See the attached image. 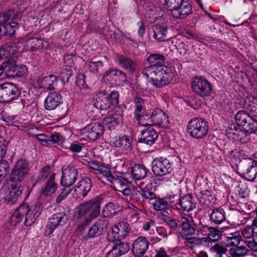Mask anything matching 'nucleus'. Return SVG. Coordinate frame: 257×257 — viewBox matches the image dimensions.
Instances as JSON below:
<instances>
[{
  "label": "nucleus",
  "instance_id": "f257e3e1",
  "mask_svg": "<svg viewBox=\"0 0 257 257\" xmlns=\"http://www.w3.org/2000/svg\"><path fill=\"white\" fill-rule=\"evenodd\" d=\"M40 209V206L37 205L32 208L27 203H23L12 214L10 220V223L16 226L25 218V224L30 226L35 221Z\"/></svg>",
  "mask_w": 257,
  "mask_h": 257
},
{
  "label": "nucleus",
  "instance_id": "7c9ffc66",
  "mask_svg": "<svg viewBox=\"0 0 257 257\" xmlns=\"http://www.w3.org/2000/svg\"><path fill=\"white\" fill-rule=\"evenodd\" d=\"M154 37L158 41H163L169 39L168 37V27L162 24H156L153 27Z\"/></svg>",
  "mask_w": 257,
  "mask_h": 257
},
{
  "label": "nucleus",
  "instance_id": "e2e57ef3",
  "mask_svg": "<svg viewBox=\"0 0 257 257\" xmlns=\"http://www.w3.org/2000/svg\"><path fill=\"white\" fill-rule=\"evenodd\" d=\"M153 204L155 209L157 210H164L168 207L166 199L163 198L156 200Z\"/></svg>",
  "mask_w": 257,
  "mask_h": 257
},
{
  "label": "nucleus",
  "instance_id": "6e6552de",
  "mask_svg": "<svg viewBox=\"0 0 257 257\" xmlns=\"http://www.w3.org/2000/svg\"><path fill=\"white\" fill-rule=\"evenodd\" d=\"M152 170L155 175L162 176L170 174L172 164L167 159H155L152 164Z\"/></svg>",
  "mask_w": 257,
  "mask_h": 257
},
{
  "label": "nucleus",
  "instance_id": "f704fd0d",
  "mask_svg": "<svg viewBox=\"0 0 257 257\" xmlns=\"http://www.w3.org/2000/svg\"><path fill=\"white\" fill-rule=\"evenodd\" d=\"M132 142V140L130 137L123 136L113 142V145L122 150L128 151L131 149Z\"/></svg>",
  "mask_w": 257,
  "mask_h": 257
},
{
  "label": "nucleus",
  "instance_id": "c03bdc74",
  "mask_svg": "<svg viewBox=\"0 0 257 257\" xmlns=\"http://www.w3.org/2000/svg\"><path fill=\"white\" fill-rule=\"evenodd\" d=\"M181 226L183 231L186 233L180 232L181 236L193 235L195 234V223H189L186 222H182Z\"/></svg>",
  "mask_w": 257,
  "mask_h": 257
},
{
  "label": "nucleus",
  "instance_id": "09e8293b",
  "mask_svg": "<svg viewBox=\"0 0 257 257\" xmlns=\"http://www.w3.org/2000/svg\"><path fill=\"white\" fill-rule=\"evenodd\" d=\"M226 244L227 246H236L240 241V235L235 232L234 234H231L230 236L226 237Z\"/></svg>",
  "mask_w": 257,
  "mask_h": 257
},
{
  "label": "nucleus",
  "instance_id": "a878e982",
  "mask_svg": "<svg viewBox=\"0 0 257 257\" xmlns=\"http://www.w3.org/2000/svg\"><path fill=\"white\" fill-rule=\"evenodd\" d=\"M158 137L157 132L152 127H149L142 131L139 142L151 146L155 142Z\"/></svg>",
  "mask_w": 257,
  "mask_h": 257
},
{
  "label": "nucleus",
  "instance_id": "774afa93",
  "mask_svg": "<svg viewBox=\"0 0 257 257\" xmlns=\"http://www.w3.org/2000/svg\"><path fill=\"white\" fill-rule=\"evenodd\" d=\"M8 142L4 138L0 137V159H2L5 156L8 147Z\"/></svg>",
  "mask_w": 257,
  "mask_h": 257
},
{
  "label": "nucleus",
  "instance_id": "aec40b11",
  "mask_svg": "<svg viewBox=\"0 0 257 257\" xmlns=\"http://www.w3.org/2000/svg\"><path fill=\"white\" fill-rule=\"evenodd\" d=\"M21 47V45L20 42H11L7 44L0 48V60L8 59L16 54Z\"/></svg>",
  "mask_w": 257,
  "mask_h": 257
},
{
  "label": "nucleus",
  "instance_id": "393cba45",
  "mask_svg": "<svg viewBox=\"0 0 257 257\" xmlns=\"http://www.w3.org/2000/svg\"><path fill=\"white\" fill-rule=\"evenodd\" d=\"M116 60L119 66L123 69L130 73L136 71L137 64L132 59L122 55H118L117 56Z\"/></svg>",
  "mask_w": 257,
  "mask_h": 257
},
{
  "label": "nucleus",
  "instance_id": "2f4dec72",
  "mask_svg": "<svg viewBox=\"0 0 257 257\" xmlns=\"http://www.w3.org/2000/svg\"><path fill=\"white\" fill-rule=\"evenodd\" d=\"M165 57L163 55L160 54H152L147 59V61L152 66L164 68L165 70H168L165 66Z\"/></svg>",
  "mask_w": 257,
  "mask_h": 257
},
{
  "label": "nucleus",
  "instance_id": "39448f33",
  "mask_svg": "<svg viewBox=\"0 0 257 257\" xmlns=\"http://www.w3.org/2000/svg\"><path fill=\"white\" fill-rule=\"evenodd\" d=\"M20 94L18 86L13 83L7 82L0 85V102L7 103L18 99Z\"/></svg>",
  "mask_w": 257,
  "mask_h": 257
},
{
  "label": "nucleus",
  "instance_id": "473e14b6",
  "mask_svg": "<svg viewBox=\"0 0 257 257\" xmlns=\"http://www.w3.org/2000/svg\"><path fill=\"white\" fill-rule=\"evenodd\" d=\"M148 170L143 165L135 164L132 167L131 174L135 180H140L145 178L147 175Z\"/></svg>",
  "mask_w": 257,
  "mask_h": 257
},
{
  "label": "nucleus",
  "instance_id": "9d476101",
  "mask_svg": "<svg viewBox=\"0 0 257 257\" xmlns=\"http://www.w3.org/2000/svg\"><path fill=\"white\" fill-rule=\"evenodd\" d=\"M229 137H231L234 140L244 144L250 140V134L251 133L243 128H238L235 124H231L227 130Z\"/></svg>",
  "mask_w": 257,
  "mask_h": 257
},
{
  "label": "nucleus",
  "instance_id": "f03ea898",
  "mask_svg": "<svg viewBox=\"0 0 257 257\" xmlns=\"http://www.w3.org/2000/svg\"><path fill=\"white\" fill-rule=\"evenodd\" d=\"M142 73L147 78H150L152 84L158 88L168 85L173 78L172 73L168 70L151 65L144 67Z\"/></svg>",
  "mask_w": 257,
  "mask_h": 257
},
{
  "label": "nucleus",
  "instance_id": "dca6fc26",
  "mask_svg": "<svg viewBox=\"0 0 257 257\" xmlns=\"http://www.w3.org/2000/svg\"><path fill=\"white\" fill-rule=\"evenodd\" d=\"M5 75L9 78L20 77L24 75L27 72V68L26 66H18L12 62L9 61L5 63Z\"/></svg>",
  "mask_w": 257,
  "mask_h": 257
},
{
  "label": "nucleus",
  "instance_id": "37998d69",
  "mask_svg": "<svg viewBox=\"0 0 257 257\" xmlns=\"http://www.w3.org/2000/svg\"><path fill=\"white\" fill-rule=\"evenodd\" d=\"M94 106L101 110H106L110 107L109 99L106 97H98L94 103Z\"/></svg>",
  "mask_w": 257,
  "mask_h": 257
},
{
  "label": "nucleus",
  "instance_id": "3c124183",
  "mask_svg": "<svg viewBox=\"0 0 257 257\" xmlns=\"http://www.w3.org/2000/svg\"><path fill=\"white\" fill-rule=\"evenodd\" d=\"M211 251L213 253L214 257H222L225 254L227 249L225 247L216 243L210 248Z\"/></svg>",
  "mask_w": 257,
  "mask_h": 257
},
{
  "label": "nucleus",
  "instance_id": "2eb2a0df",
  "mask_svg": "<svg viewBox=\"0 0 257 257\" xmlns=\"http://www.w3.org/2000/svg\"><path fill=\"white\" fill-rule=\"evenodd\" d=\"M78 173V171L75 167H67L62 172L61 185L68 187L71 186L77 180Z\"/></svg>",
  "mask_w": 257,
  "mask_h": 257
},
{
  "label": "nucleus",
  "instance_id": "c9c22d12",
  "mask_svg": "<svg viewBox=\"0 0 257 257\" xmlns=\"http://www.w3.org/2000/svg\"><path fill=\"white\" fill-rule=\"evenodd\" d=\"M88 207L87 206L86 202L80 204L77 208L76 216L78 219H83L85 222L81 224V226H86L89 222H87V217H88Z\"/></svg>",
  "mask_w": 257,
  "mask_h": 257
},
{
  "label": "nucleus",
  "instance_id": "7ed1b4c3",
  "mask_svg": "<svg viewBox=\"0 0 257 257\" xmlns=\"http://www.w3.org/2000/svg\"><path fill=\"white\" fill-rule=\"evenodd\" d=\"M208 122L201 118H194L190 120L187 125V131L191 137L196 139H201L205 137L208 132Z\"/></svg>",
  "mask_w": 257,
  "mask_h": 257
},
{
  "label": "nucleus",
  "instance_id": "4be33fe9",
  "mask_svg": "<svg viewBox=\"0 0 257 257\" xmlns=\"http://www.w3.org/2000/svg\"><path fill=\"white\" fill-rule=\"evenodd\" d=\"M192 8L191 5L184 0L177 8L171 13V15L175 18L184 19L192 13Z\"/></svg>",
  "mask_w": 257,
  "mask_h": 257
},
{
  "label": "nucleus",
  "instance_id": "603ef678",
  "mask_svg": "<svg viewBox=\"0 0 257 257\" xmlns=\"http://www.w3.org/2000/svg\"><path fill=\"white\" fill-rule=\"evenodd\" d=\"M206 240L208 241L216 242L221 239V234L215 227H210Z\"/></svg>",
  "mask_w": 257,
  "mask_h": 257
},
{
  "label": "nucleus",
  "instance_id": "c85d7f7f",
  "mask_svg": "<svg viewBox=\"0 0 257 257\" xmlns=\"http://www.w3.org/2000/svg\"><path fill=\"white\" fill-rule=\"evenodd\" d=\"M58 78L54 75H49L42 79L37 80L38 85L40 88L46 90H52L54 89V84L58 81Z\"/></svg>",
  "mask_w": 257,
  "mask_h": 257
},
{
  "label": "nucleus",
  "instance_id": "72a5a7b5",
  "mask_svg": "<svg viewBox=\"0 0 257 257\" xmlns=\"http://www.w3.org/2000/svg\"><path fill=\"white\" fill-rule=\"evenodd\" d=\"M178 206L187 212L190 211L196 207V204L193 200L191 195H185L180 198Z\"/></svg>",
  "mask_w": 257,
  "mask_h": 257
},
{
  "label": "nucleus",
  "instance_id": "69168bd1",
  "mask_svg": "<svg viewBox=\"0 0 257 257\" xmlns=\"http://www.w3.org/2000/svg\"><path fill=\"white\" fill-rule=\"evenodd\" d=\"M109 99L110 105H116L119 102V93L117 91H112L106 97Z\"/></svg>",
  "mask_w": 257,
  "mask_h": 257
},
{
  "label": "nucleus",
  "instance_id": "ea45409f",
  "mask_svg": "<svg viewBox=\"0 0 257 257\" xmlns=\"http://www.w3.org/2000/svg\"><path fill=\"white\" fill-rule=\"evenodd\" d=\"M109 75L115 76L116 78H118L123 81L126 79V74L123 71L116 69L110 68L103 74L104 77H107Z\"/></svg>",
  "mask_w": 257,
  "mask_h": 257
},
{
  "label": "nucleus",
  "instance_id": "f3484780",
  "mask_svg": "<svg viewBox=\"0 0 257 257\" xmlns=\"http://www.w3.org/2000/svg\"><path fill=\"white\" fill-rule=\"evenodd\" d=\"M150 121L153 124V125H158L162 127H166L169 124L167 116L162 109L158 108L152 110Z\"/></svg>",
  "mask_w": 257,
  "mask_h": 257
},
{
  "label": "nucleus",
  "instance_id": "0eeeda50",
  "mask_svg": "<svg viewBox=\"0 0 257 257\" xmlns=\"http://www.w3.org/2000/svg\"><path fill=\"white\" fill-rule=\"evenodd\" d=\"M130 230V225L127 222H119L111 228V231L108 232V237L109 240L119 241L125 237Z\"/></svg>",
  "mask_w": 257,
  "mask_h": 257
},
{
  "label": "nucleus",
  "instance_id": "4c0bfd02",
  "mask_svg": "<svg viewBox=\"0 0 257 257\" xmlns=\"http://www.w3.org/2000/svg\"><path fill=\"white\" fill-rule=\"evenodd\" d=\"M249 250L245 246H239L229 249L227 257H242L248 254Z\"/></svg>",
  "mask_w": 257,
  "mask_h": 257
},
{
  "label": "nucleus",
  "instance_id": "49530a36",
  "mask_svg": "<svg viewBox=\"0 0 257 257\" xmlns=\"http://www.w3.org/2000/svg\"><path fill=\"white\" fill-rule=\"evenodd\" d=\"M157 8L152 5L149 6L146 11L145 16L148 17L151 21H155L158 19L159 16Z\"/></svg>",
  "mask_w": 257,
  "mask_h": 257
},
{
  "label": "nucleus",
  "instance_id": "1a4fd4ad",
  "mask_svg": "<svg viewBox=\"0 0 257 257\" xmlns=\"http://www.w3.org/2000/svg\"><path fill=\"white\" fill-rule=\"evenodd\" d=\"M67 221L68 217L65 212H62L53 214L49 219L45 229V234L48 236L51 235L57 226L65 224Z\"/></svg>",
  "mask_w": 257,
  "mask_h": 257
},
{
  "label": "nucleus",
  "instance_id": "052dcab7",
  "mask_svg": "<svg viewBox=\"0 0 257 257\" xmlns=\"http://www.w3.org/2000/svg\"><path fill=\"white\" fill-rule=\"evenodd\" d=\"M242 106L244 108L251 112H256L257 111L256 105L253 102H250L249 98L247 97H245L243 99Z\"/></svg>",
  "mask_w": 257,
  "mask_h": 257
},
{
  "label": "nucleus",
  "instance_id": "a211bd4d",
  "mask_svg": "<svg viewBox=\"0 0 257 257\" xmlns=\"http://www.w3.org/2000/svg\"><path fill=\"white\" fill-rule=\"evenodd\" d=\"M107 227V222L104 218L97 220L88 230L85 236L86 239L97 237L102 234Z\"/></svg>",
  "mask_w": 257,
  "mask_h": 257
},
{
  "label": "nucleus",
  "instance_id": "6ab92c4d",
  "mask_svg": "<svg viewBox=\"0 0 257 257\" xmlns=\"http://www.w3.org/2000/svg\"><path fill=\"white\" fill-rule=\"evenodd\" d=\"M23 185L11 183L9 188V193L6 196L5 200L10 205L16 203L21 197Z\"/></svg>",
  "mask_w": 257,
  "mask_h": 257
},
{
  "label": "nucleus",
  "instance_id": "4d7b16f0",
  "mask_svg": "<svg viewBox=\"0 0 257 257\" xmlns=\"http://www.w3.org/2000/svg\"><path fill=\"white\" fill-rule=\"evenodd\" d=\"M137 120L139 123H142L143 125L145 126H153V124L149 122L151 119V115H150L147 112H144L140 114V117L135 116Z\"/></svg>",
  "mask_w": 257,
  "mask_h": 257
},
{
  "label": "nucleus",
  "instance_id": "bb28decb",
  "mask_svg": "<svg viewBox=\"0 0 257 257\" xmlns=\"http://www.w3.org/2000/svg\"><path fill=\"white\" fill-rule=\"evenodd\" d=\"M86 204L87 206L89 208L87 222H90L96 218L100 213L101 201L99 199H95L93 200L87 202Z\"/></svg>",
  "mask_w": 257,
  "mask_h": 257
},
{
  "label": "nucleus",
  "instance_id": "20e7f679",
  "mask_svg": "<svg viewBox=\"0 0 257 257\" xmlns=\"http://www.w3.org/2000/svg\"><path fill=\"white\" fill-rule=\"evenodd\" d=\"M29 171V163L26 160H19L12 170L10 175V181L11 183L23 185V181L26 177Z\"/></svg>",
  "mask_w": 257,
  "mask_h": 257
},
{
  "label": "nucleus",
  "instance_id": "423d86ee",
  "mask_svg": "<svg viewBox=\"0 0 257 257\" xmlns=\"http://www.w3.org/2000/svg\"><path fill=\"white\" fill-rule=\"evenodd\" d=\"M192 87L194 92L202 97L209 96L213 89L211 83L202 77L194 78L192 81Z\"/></svg>",
  "mask_w": 257,
  "mask_h": 257
},
{
  "label": "nucleus",
  "instance_id": "a19ab883",
  "mask_svg": "<svg viewBox=\"0 0 257 257\" xmlns=\"http://www.w3.org/2000/svg\"><path fill=\"white\" fill-rule=\"evenodd\" d=\"M10 168L8 161L0 159V183L6 178L10 172Z\"/></svg>",
  "mask_w": 257,
  "mask_h": 257
},
{
  "label": "nucleus",
  "instance_id": "9b49d317",
  "mask_svg": "<svg viewBox=\"0 0 257 257\" xmlns=\"http://www.w3.org/2000/svg\"><path fill=\"white\" fill-rule=\"evenodd\" d=\"M243 177L246 180L253 181L257 176V161L247 160L240 166Z\"/></svg>",
  "mask_w": 257,
  "mask_h": 257
},
{
  "label": "nucleus",
  "instance_id": "cd10ccee",
  "mask_svg": "<svg viewBox=\"0 0 257 257\" xmlns=\"http://www.w3.org/2000/svg\"><path fill=\"white\" fill-rule=\"evenodd\" d=\"M62 102L61 95L57 92L50 93L45 101V107L48 110H53Z\"/></svg>",
  "mask_w": 257,
  "mask_h": 257
},
{
  "label": "nucleus",
  "instance_id": "0e129e2a",
  "mask_svg": "<svg viewBox=\"0 0 257 257\" xmlns=\"http://www.w3.org/2000/svg\"><path fill=\"white\" fill-rule=\"evenodd\" d=\"M165 5L168 9L170 11L171 13L172 11L178 8L179 5L183 2V0H165Z\"/></svg>",
  "mask_w": 257,
  "mask_h": 257
},
{
  "label": "nucleus",
  "instance_id": "ddd939ff",
  "mask_svg": "<svg viewBox=\"0 0 257 257\" xmlns=\"http://www.w3.org/2000/svg\"><path fill=\"white\" fill-rule=\"evenodd\" d=\"M92 186V181L89 178H82L75 187L74 195L78 199H83L90 191Z\"/></svg>",
  "mask_w": 257,
  "mask_h": 257
},
{
  "label": "nucleus",
  "instance_id": "f8f14e48",
  "mask_svg": "<svg viewBox=\"0 0 257 257\" xmlns=\"http://www.w3.org/2000/svg\"><path fill=\"white\" fill-rule=\"evenodd\" d=\"M83 132L89 140L95 141L103 134L104 126L99 122H94L87 125Z\"/></svg>",
  "mask_w": 257,
  "mask_h": 257
},
{
  "label": "nucleus",
  "instance_id": "412c9836",
  "mask_svg": "<svg viewBox=\"0 0 257 257\" xmlns=\"http://www.w3.org/2000/svg\"><path fill=\"white\" fill-rule=\"evenodd\" d=\"M88 167L92 170L91 172L94 173L99 179L103 177L105 179L110 175V169L101 163L95 161H90L88 163Z\"/></svg>",
  "mask_w": 257,
  "mask_h": 257
},
{
  "label": "nucleus",
  "instance_id": "79ce46f5",
  "mask_svg": "<svg viewBox=\"0 0 257 257\" xmlns=\"http://www.w3.org/2000/svg\"><path fill=\"white\" fill-rule=\"evenodd\" d=\"M134 103L136 105V109L135 110V116L140 117V114L145 112V101L142 98L138 96L134 97Z\"/></svg>",
  "mask_w": 257,
  "mask_h": 257
},
{
  "label": "nucleus",
  "instance_id": "6e6d98bb",
  "mask_svg": "<svg viewBox=\"0 0 257 257\" xmlns=\"http://www.w3.org/2000/svg\"><path fill=\"white\" fill-rule=\"evenodd\" d=\"M102 123L104 125H107L108 129L111 130L112 127L118 124L119 121L117 118L109 115L103 119Z\"/></svg>",
  "mask_w": 257,
  "mask_h": 257
},
{
  "label": "nucleus",
  "instance_id": "864d4df0",
  "mask_svg": "<svg viewBox=\"0 0 257 257\" xmlns=\"http://www.w3.org/2000/svg\"><path fill=\"white\" fill-rule=\"evenodd\" d=\"M163 220L170 228L171 231L175 230L180 226L178 223V221L171 216H164Z\"/></svg>",
  "mask_w": 257,
  "mask_h": 257
},
{
  "label": "nucleus",
  "instance_id": "13d9d810",
  "mask_svg": "<svg viewBox=\"0 0 257 257\" xmlns=\"http://www.w3.org/2000/svg\"><path fill=\"white\" fill-rule=\"evenodd\" d=\"M72 189L68 187H64L61 191L60 194L57 197L55 202L56 204H60L64 200L68 195L71 193Z\"/></svg>",
  "mask_w": 257,
  "mask_h": 257
},
{
  "label": "nucleus",
  "instance_id": "e433bc0d",
  "mask_svg": "<svg viewBox=\"0 0 257 257\" xmlns=\"http://www.w3.org/2000/svg\"><path fill=\"white\" fill-rule=\"evenodd\" d=\"M116 205L112 202L107 203L102 209V213L104 217H113L118 213Z\"/></svg>",
  "mask_w": 257,
  "mask_h": 257
},
{
  "label": "nucleus",
  "instance_id": "b1692460",
  "mask_svg": "<svg viewBox=\"0 0 257 257\" xmlns=\"http://www.w3.org/2000/svg\"><path fill=\"white\" fill-rule=\"evenodd\" d=\"M55 173H53L50 175L44 187L41 189V196L50 197L55 193L58 188V185L55 182Z\"/></svg>",
  "mask_w": 257,
  "mask_h": 257
},
{
  "label": "nucleus",
  "instance_id": "58836bf2",
  "mask_svg": "<svg viewBox=\"0 0 257 257\" xmlns=\"http://www.w3.org/2000/svg\"><path fill=\"white\" fill-rule=\"evenodd\" d=\"M250 115L244 110H239L235 115V120L236 126L244 127L245 124L249 119Z\"/></svg>",
  "mask_w": 257,
  "mask_h": 257
},
{
  "label": "nucleus",
  "instance_id": "5701e85b",
  "mask_svg": "<svg viewBox=\"0 0 257 257\" xmlns=\"http://www.w3.org/2000/svg\"><path fill=\"white\" fill-rule=\"evenodd\" d=\"M129 250L130 246L128 243L118 241L114 244L111 249L106 253L105 257H119Z\"/></svg>",
  "mask_w": 257,
  "mask_h": 257
},
{
  "label": "nucleus",
  "instance_id": "de8ad7c7",
  "mask_svg": "<svg viewBox=\"0 0 257 257\" xmlns=\"http://www.w3.org/2000/svg\"><path fill=\"white\" fill-rule=\"evenodd\" d=\"M50 172L51 171L49 166H46L43 167L38 174L36 182L41 183L44 182L48 177Z\"/></svg>",
  "mask_w": 257,
  "mask_h": 257
},
{
  "label": "nucleus",
  "instance_id": "5fc2aeb1",
  "mask_svg": "<svg viewBox=\"0 0 257 257\" xmlns=\"http://www.w3.org/2000/svg\"><path fill=\"white\" fill-rule=\"evenodd\" d=\"M43 42L41 39L32 38L29 40L28 42V49H30L32 51H35L36 49L42 47Z\"/></svg>",
  "mask_w": 257,
  "mask_h": 257
},
{
  "label": "nucleus",
  "instance_id": "c756f323",
  "mask_svg": "<svg viewBox=\"0 0 257 257\" xmlns=\"http://www.w3.org/2000/svg\"><path fill=\"white\" fill-rule=\"evenodd\" d=\"M210 221L215 224H220L226 220L225 211L221 207L213 209L209 215Z\"/></svg>",
  "mask_w": 257,
  "mask_h": 257
},
{
  "label": "nucleus",
  "instance_id": "338daca9",
  "mask_svg": "<svg viewBox=\"0 0 257 257\" xmlns=\"http://www.w3.org/2000/svg\"><path fill=\"white\" fill-rule=\"evenodd\" d=\"M254 234L257 236V231H255V228L251 226L246 227L242 231L243 236L246 238H250Z\"/></svg>",
  "mask_w": 257,
  "mask_h": 257
},
{
  "label": "nucleus",
  "instance_id": "680f3d73",
  "mask_svg": "<svg viewBox=\"0 0 257 257\" xmlns=\"http://www.w3.org/2000/svg\"><path fill=\"white\" fill-rule=\"evenodd\" d=\"M72 74L73 72L71 69H64L61 71L59 77L64 83H66L69 81Z\"/></svg>",
  "mask_w": 257,
  "mask_h": 257
},
{
  "label": "nucleus",
  "instance_id": "a18cd8bd",
  "mask_svg": "<svg viewBox=\"0 0 257 257\" xmlns=\"http://www.w3.org/2000/svg\"><path fill=\"white\" fill-rule=\"evenodd\" d=\"M243 128L251 133H253L257 131L256 119L250 115L249 119H247Z\"/></svg>",
  "mask_w": 257,
  "mask_h": 257
},
{
  "label": "nucleus",
  "instance_id": "bf43d9fd",
  "mask_svg": "<svg viewBox=\"0 0 257 257\" xmlns=\"http://www.w3.org/2000/svg\"><path fill=\"white\" fill-rule=\"evenodd\" d=\"M165 199L168 206H170L173 208H178V206L180 198L177 195H170Z\"/></svg>",
  "mask_w": 257,
  "mask_h": 257
},
{
  "label": "nucleus",
  "instance_id": "4468645a",
  "mask_svg": "<svg viewBox=\"0 0 257 257\" xmlns=\"http://www.w3.org/2000/svg\"><path fill=\"white\" fill-rule=\"evenodd\" d=\"M128 173H125L123 176H113L111 174V171L110 175L106 177L105 179L111 183V186L114 190L120 191L122 189L125 187L128 183L132 182L130 179L127 178Z\"/></svg>",
  "mask_w": 257,
  "mask_h": 257
},
{
  "label": "nucleus",
  "instance_id": "8fccbe9b",
  "mask_svg": "<svg viewBox=\"0 0 257 257\" xmlns=\"http://www.w3.org/2000/svg\"><path fill=\"white\" fill-rule=\"evenodd\" d=\"M192 235H186V240L185 241V243L186 246H189L190 247H193L197 245L201 244L202 240L206 241V238L205 237H203L201 239L197 237H191Z\"/></svg>",
  "mask_w": 257,
  "mask_h": 257
}]
</instances>
